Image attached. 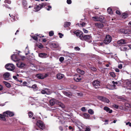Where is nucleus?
I'll return each mask as SVG.
<instances>
[{"label": "nucleus", "instance_id": "1", "mask_svg": "<svg viewBox=\"0 0 131 131\" xmlns=\"http://www.w3.org/2000/svg\"><path fill=\"white\" fill-rule=\"evenodd\" d=\"M81 40H85L89 43H90L92 41V37L90 35H85L84 36H83Z\"/></svg>", "mask_w": 131, "mask_h": 131}, {"label": "nucleus", "instance_id": "2", "mask_svg": "<svg viewBox=\"0 0 131 131\" xmlns=\"http://www.w3.org/2000/svg\"><path fill=\"white\" fill-rule=\"evenodd\" d=\"M36 124L40 129L43 130L45 129V125L43 122L40 120H38Z\"/></svg>", "mask_w": 131, "mask_h": 131}, {"label": "nucleus", "instance_id": "3", "mask_svg": "<svg viewBox=\"0 0 131 131\" xmlns=\"http://www.w3.org/2000/svg\"><path fill=\"white\" fill-rule=\"evenodd\" d=\"M6 68L8 70L13 71L15 68V67L13 64L9 63L5 65Z\"/></svg>", "mask_w": 131, "mask_h": 131}, {"label": "nucleus", "instance_id": "4", "mask_svg": "<svg viewBox=\"0 0 131 131\" xmlns=\"http://www.w3.org/2000/svg\"><path fill=\"white\" fill-rule=\"evenodd\" d=\"M112 39V37L110 36L109 35H106L104 41V42L105 44H107L111 42Z\"/></svg>", "mask_w": 131, "mask_h": 131}, {"label": "nucleus", "instance_id": "5", "mask_svg": "<svg viewBox=\"0 0 131 131\" xmlns=\"http://www.w3.org/2000/svg\"><path fill=\"white\" fill-rule=\"evenodd\" d=\"M92 85L95 89L98 88L100 86V83L99 81L95 80L93 82Z\"/></svg>", "mask_w": 131, "mask_h": 131}, {"label": "nucleus", "instance_id": "6", "mask_svg": "<svg viewBox=\"0 0 131 131\" xmlns=\"http://www.w3.org/2000/svg\"><path fill=\"white\" fill-rule=\"evenodd\" d=\"M73 32L76 35L77 37L81 39L83 36V33L82 32L79 30H77L74 31Z\"/></svg>", "mask_w": 131, "mask_h": 131}, {"label": "nucleus", "instance_id": "7", "mask_svg": "<svg viewBox=\"0 0 131 131\" xmlns=\"http://www.w3.org/2000/svg\"><path fill=\"white\" fill-rule=\"evenodd\" d=\"M74 79L76 82H79L81 80L82 78L80 74H75L74 76Z\"/></svg>", "mask_w": 131, "mask_h": 131}, {"label": "nucleus", "instance_id": "8", "mask_svg": "<svg viewBox=\"0 0 131 131\" xmlns=\"http://www.w3.org/2000/svg\"><path fill=\"white\" fill-rule=\"evenodd\" d=\"M98 98L99 100L108 103L109 102V100L105 97L99 96L98 97Z\"/></svg>", "mask_w": 131, "mask_h": 131}, {"label": "nucleus", "instance_id": "9", "mask_svg": "<svg viewBox=\"0 0 131 131\" xmlns=\"http://www.w3.org/2000/svg\"><path fill=\"white\" fill-rule=\"evenodd\" d=\"M128 43L126 40L124 39H121L118 40L117 42V43L119 44V45H121L122 44H127Z\"/></svg>", "mask_w": 131, "mask_h": 131}, {"label": "nucleus", "instance_id": "10", "mask_svg": "<svg viewBox=\"0 0 131 131\" xmlns=\"http://www.w3.org/2000/svg\"><path fill=\"white\" fill-rule=\"evenodd\" d=\"M41 93L42 94H51V92L50 90L48 89H45L44 90L41 91Z\"/></svg>", "mask_w": 131, "mask_h": 131}, {"label": "nucleus", "instance_id": "11", "mask_svg": "<svg viewBox=\"0 0 131 131\" xmlns=\"http://www.w3.org/2000/svg\"><path fill=\"white\" fill-rule=\"evenodd\" d=\"M5 113L6 117H12L14 115V113L9 111H7L5 112H4V114Z\"/></svg>", "mask_w": 131, "mask_h": 131}, {"label": "nucleus", "instance_id": "12", "mask_svg": "<svg viewBox=\"0 0 131 131\" xmlns=\"http://www.w3.org/2000/svg\"><path fill=\"white\" fill-rule=\"evenodd\" d=\"M47 76V74H45V76L43 75L39 74L36 75V77L38 79H43L46 77Z\"/></svg>", "mask_w": 131, "mask_h": 131}, {"label": "nucleus", "instance_id": "13", "mask_svg": "<svg viewBox=\"0 0 131 131\" xmlns=\"http://www.w3.org/2000/svg\"><path fill=\"white\" fill-rule=\"evenodd\" d=\"M16 65L18 67L21 68L24 67L25 66V64L23 63L19 62L17 63Z\"/></svg>", "mask_w": 131, "mask_h": 131}, {"label": "nucleus", "instance_id": "14", "mask_svg": "<svg viewBox=\"0 0 131 131\" xmlns=\"http://www.w3.org/2000/svg\"><path fill=\"white\" fill-rule=\"evenodd\" d=\"M6 117L5 113L4 114V112H3V114H0V120L5 121H6L5 118Z\"/></svg>", "mask_w": 131, "mask_h": 131}, {"label": "nucleus", "instance_id": "15", "mask_svg": "<svg viewBox=\"0 0 131 131\" xmlns=\"http://www.w3.org/2000/svg\"><path fill=\"white\" fill-rule=\"evenodd\" d=\"M3 77L6 80H8L10 76V74L9 73L6 72L3 74Z\"/></svg>", "mask_w": 131, "mask_h": 131}, {"label": "nucleus", "instance_id": "16", "mask_svg": "<svg viewBox=\"0 0 131 131\" xmlns=\"http://www.w3.org/2000/svg\"><path fill=\"white\" fill-rule=\"evenodd\" d=\"M43 6V4H39V5L37 6L35 8L36 11L37 12L39 11L42 7Z\"/></svg>", "mask_w": 131, "mask_h": 131}, {"label": "nucleus", "instance_id": "17", "mask_svg": "<svg viewBox=\"0 0 131 131\" xmlns=\"http://www.w3.org/2000/svg\"><path fill=\"white\" fill-rule=\"evenodd\" d=\"M39 57L43 58L47 57V54L46 53H39Z\"/></svg>", "mask_w": 131, "mask_h": 131}, {"label": "nucleus", "instance_id": "18", "mask_svg": "<svg viewBox=\"0 0 131 131\" xmlns=\"http://www.w3.org/2000/svg\"><path fill=\"white\" fill-rule=\"evenodd\" d=\"M95 25L99 28H101L103 27L104 26L103 25L102 23H95Z\"/></svg>", "mask_w": 131, "mask_h": 131}, {"label": "nucleus", "instance_id": "19", "mask_svg": "<svg viewBox=\"0 0 131 131\" xmlns=\"http://www.w3.org/2000/svg\"><path fill=\"white\" fill-rule=\"evenodd\" d=\"M104 109L107 112H108L110 113H111L112 112V110H110V108L106 106L104 107Z\"/></svg>", "mask_w": 131, "mask_h": 131}, {"label": "nucleus", "instance_id": "20", "mask_svg": "<svg viewBox=\"0 0 131 131\" xmlns=\"http://www.w3.org/2000/svg\"><path fill=\"white\" fill-rule=\"evenodd\" d=\"M123 32L125 34H129L131 33V31L129 29H124V30H123Z\"/></svg>", "mask_w": 131, "mask_h": 131}, {"label": "nucleus", "instance_id": "21", "mask_svg": "<svg viewBox=\"0 0 131 131\" xmlns=\"http://www.w3.org/2000/svg\"><path fill=\"white\" fill-rule=\"evenodd\" d=\"M56 100L55 99L51 100L50 101V104L51 106H53L55 104Z\"/></svg>", "mask_w": 131, "mask_h": 131}, {"label": "nucleus", "instance_id": "22", "mask_svg": "<svg viewBox=\"0 0 131 131\" xmlns=\"http://www.w3.org/2000/svg\"><path fill=\"white\" fill-rule=\"evenodd\" d=\"M64 75L61 74H58L57 75V78L59 79H62L64 77Z\"/></svg>", "mask_w": 131, "mask_h": 131}, {"label": "nucleus", "instance_id": "23", "mask_svg": "<svg viewBox=\"0 0 131 131\" xmlns=\"http://www.w3.org/2000/svg\"><path fill=\"white\" fill-rule=\"evenodd\" d=\"M77 71L78 72L82 74H84L85 72L83 70H81V69L79 68L77 69Z\"/></svg>", "mask_w": 131, "mask_h": 131}, {"label": "nucleus", "instance_id": "24", "mask_svg": "<svg viewBox=\"0 0 131 131\" xmlns=\"http://www.w3.org/2000/svg\"><path fill=\"white\" fill-rule=\"evenodd\" d=\"M71 24V23L70 22H66L64 23V26L65 27H67L69 26Z\"/></svg>", "mask_w": 131, "mask_h": 131}, {"label": "nucleus", "instance_id": "25", "mask_svg": "<svg viewBox=\"0 0 131 131\" xmlns=\"http://www.w3.org/2000/svg\"><path fill=\"white\" fill-rule=\"evenodd\" d=\"M3 82L7 87L8 88H9L10 87L11 85L9 83L5 81H3Z\"/></svg>", "mask_w": 131, "mask_h": 131}, {"label": "nucleus", "instance_id": "26", "mask_svg": "<svg viewBox=\"0 0 131 131\" xmlns=\"http://www.w3.org/2000/svg\"><path fill=\"white\" fill-rule=\"evenodd\" d=\"M63 92L64 94L66 96L69 97H71V95L69 92H67L66 91H64Z\"/></svg>", "mask_w": 131, "mask_h": 131}, {"label": "nucleus", "instance_id": "27", "mask_svg": "<svg viewBox=\"0 0 131 131\" xmlns=\"http://www.w3.org/2000/svg\"><path fill=\"white\" fill-rule=\"evenodd\" d=\"M122 18H125L128 17V15L126 13H124L122 14Z\"/></svg>", "mask_w": 131, "mask_h": 131}, {"label": "nucleus", "instance_id": "28", "mask_svg": "<svg viewBox=\"0 0 131 131\" xmlns=\"http://www.w3.org/2000/svg\"><path fill=\"white\" fill-rule=\"evenodd\" d=\"M107 11L108 13L110 14H111L113 13V12L112 9L110 7H109L107 8Z\"/></svg>", "mask_w": 131, "mask_h": 131}, {"label": "nucleus", "instance_id": "29", "mask_svg": "<svg viewBox=\"0 0 131 131\" xmlns=\"http://www.w3.org/2000/svg\"><path fill=\"white\" fill-rule=\"evenodd\" d=\"M84 117L86 119L90 117V115L86 113H85L84 114Z\"/></svg>", "mask_w": 131, "mask_h": 131}, {"label": "nucleus", "instance_id": "30", "mask_svg": "<svg viewBox=\"0 0 131 131\" xmlns=\"http://www.w3.org/2000/svg\"><path fill=\"white\" fill-rule=\"evenodd\" d=\"M121 49L122 51H126L127 49V47L126 46H123L121 48Z\"/></svg>", "mask_w": 131, "mask_h": 131}, {"label": "nucleus", "instance_id": "31", "mask_svg": "<svg viewBox=\"0 0 131 131\" xmlns=\"http://www.w3.org/2000/svg\"><path fill=\"white\" fill-rule=\"evenodd\" d=\"M22 4L25 8H26V6L27 5V3L26 1L23 0L22 1Z\"/></svg>", "mask_w": 131, "mask_h": 131}, {"label": "nucleus", "instance_id": "32", "mask_svg": "<svg viewBox=\"0 0 131 131\" xmlns=\"http://www.w3.org/2000/svg\"><path fill=\"white\" fill-rule=\"evenodd\" d=\"M113 86L110 85H108L106 86V88L110 90L113 89Z\"/></svg>", "mask_w": 131, "mask_h": 131}, {"label": "nucleus", "instance_id": "33", "mask_svg": "<svg viewBox=\"0 0 131 131\" xmlns=\"http://www.w3.org/2000/svg\"><path fill=\"white\" fill-rule=\"evenodd\" d=\"M88 112L91 115H93L94 113V111L91 109H90L88 110Z\"/></svg>", "mask_w": 131, "mask_h": 131}, {"label": "nucleus", "instance_id": "34", "mask_svg": "<svg viewBox=\"0 0 131 131\" xmlns=\"http://www.w3.org/2000/svg\"><path fill=\"white\" fill-rule=\"evenodd\" d=\"M104 18L102 16H100L98 17V21H102L104 19Z\"/></svg>", "mask_w": 131, "mask_h": 131}, {"label": "nucleus", "instance_id": "35", "mask_svg": "<svg viewBox=\"0 0 131 131\" xmlns=\"http://www.w3.org/2000/svg\"><path fill=\"white\" fill-rule=\"evenodd\" d=\"M9 15L10 16V17H12V18H13V21H15V20H16V19H15V17H16V18L17 19H18V17H17V16H13V15H12V16H11L10 15V14H9Z\"/></svg>", "mask_w": 131, "mask_h": 131}, {"label": "nucleus", "instance_id": "36", "mask_svg": "<svg viewBox=\"0 0 131 131\" xmlns=\"http://www.w3.org/2000/svg\"><path fill=\"white\" fill-rule=\"evenodd\" d=\"M85 24H86V23H84V22H83V23H82L81 24H79V23H78L76 25H78V26H80V25H81L82 26V27H83L85 25Z\"/></svg>", "mask_w": 131, "mask_h": 131}, {"label": "nucleus", "instance_id": "37", "mask_svg": "<svg viewBox=\"0 0 131 131\" xmlns=\"http://www.w3.org/2000/svg\"><path fill=\"white\" fill-rule=\"evenodd\" d=\"M33 115V113L31 112H30L28 113V116L30 118H31Z\"/></svg>", "mask_w": 131, "mask_h": 131}, {"label": "nucleus", "instance_id": "38", "mask_svg": "<svg viewBox=\"0 0 131 131\" xmlns=\"http://www.w3.org/2000/svg\"><path fill=\"white\" fill-rule=\"evenodd\" d=\"M110 75L112 77L114 78L115 77V73L113 72H111L110 73Z\"/></svg>", "mask_w": 131, "mask_h": 131}, {"label": "nucleus", "instance_id": "39", "mask_svg": "<svg viewBox=\"0 0 131 131\" xmlns=\"http://www.w3.org/2000/svg\"><path fill=\"white\" fill-rule=\"evenodd\" d=\"M58 104L62 108H63L64 107V106L63 104L60 102H59L58 103Z\"/></svg>", "mask_w": 131, "mask_h": 131}, {"label": "nucleus", "instance_id": "40", "mask_svg": "<svg viewBox=\"0 0 131 131\" xmlns=\"http://www.w3.org/2000/svg\"><path fill=\"white\" fill-rule=\"evenodd\" d=\"M92 18L95 21H98V17L97 16H95L93 17Z\"/></svg>", "mask_w": 131, "mask_h": 131}, {"label": "nucleus", "instance_id": "41", "mask_svg": "<svg viewBox=\"0 0 131 131\" xmlns=\"http://www.w3.org/2000/svg\"><path fill=\"white\" fill-rule=\"evenodd\" d=\"M90 68L92 70L94 71H96L97 70L96 68L94 67H91Z\"/></svg>", "mask_w": 131, "mask_h": 131}, {"label": "nucleus", "instance_id": "42", "mask_svg": "<svg viewBox=\"0 0 131 131\" xmlns=\"http://www.w3.org/2000/svg\"><path fill=\"white\" fill-rule=\"evenodd\" d=\"M49 35L50 36H52L54 34L53 32L52 31H51L49 32Z\"/></svg>", "mask_w": 131, "mask_h": 131}, {"label": "nucleus", "instance_id": "43", "mask_svg": "<svg viewBox=\"0 0 131 131\" xmlns=\"http://www.w3.org/2000/svg\"><path fill=\"white\" fill-rule=\"evenodd\" d=\"M5 2L8 4H10L11 2L10 0H6L5 1Z\"/></svg>", "mask_w": 131, "mask_h": 131}, {"label": "nucleus", "instance_id": "44", "mask_svg": "<svg viewBox=\"0 0 131 131\" xmlns=\"http://www.w3.org/2000/svg\"><path fill=\"white\" fill-rule=\"evenodd\" d=\"M64 60V58L63 57H61L60 58L59 60L61 62H62Z\"/></svg>", "mask_w": 131, "mask_h": 131}, {"label": "nucleus", "instance_id": "45", "mask_svg": "<svg viewBox=\"0 0 131 131\" xmlns=\"http://www.w3.org/2000/svg\"><path fill=\"white\" fill-rule=\"evenodd\" d=\"M32 38L34 40L37 41L38 40V38L37 36H34L32 37Z\"/></svg>", "mask_w": 131, "mask_h": 131}, {"label": "nucleus", "instance_id": "46", "mask_svg": "<svg viewBox=\"0 0 131 131\" xmlns=\"http://www.w3.org/2000/svg\"><path fill=\"white\" fill-rule=\"evenodd\" d=\"M81 110L82 111L85 112L86 111V109L84 107H82L81 108Z\"/></svg>", "mask_w": 131, "mask_h": 131}, {"label": "nucleus", "instance_id": "47", "mask_svg": "<svg viewBox=\"0 0 131 131\" xmlns=\"http://www.w3.org/2000/svg\"><path fill=\"white\" fill-rule=\"evenodd\" d=\"M122 67H123L122 65L121 64H119L118 66V68L120 69H122Z\"/></svg>", "mask_w": 131, "mask_h": 131}, {"label": "nucleus", "instance_id": "48", "mask_svg": "<svg viewBox=\"0 0 131 131\" xmlns=\"http://www.w3.org/2000/svg\"><path fill=\"white\" fill-rule=\"evenodd\" d=\"M58 35L59 36L60 38H62L63 36V34L60 32L58 33Z\"/></svg>", "mask_w": 131, "mask_h": 131}, {"label": "nucleus", "instance_id": "49", "mask_svg": "<svg viewBox=\"0 0 131 131\" xmlns=\"http://www.w3.org/2000/svg\"><path fill=\"white\" fill-rule=\"evenodd\" d=\"M83 30L84 33H87L88 32V31L85 29L83 28Z\"/></svg>", "mask_w": 131, "mask_h": 131}, {"label": "nucleus", "instance_id": "50", "mask_svg": "<svg viewBox=\"0 0 131 131\" xmlns=\"http://www.w3.org/2000/svg\"><path fill=\"white\" fill-rule=\"evenodd\" d=\"M116 14H117L119 15H120L121 14L120 11L119 10H116Z\"/></svg>", "mask_w": 131, "mask_h": 131}, {"label": "nucleus", "instance_id": "51", "mask_svg": "<svg viewBox=\"0 0 131 131\" xmlns=\"http://www.w3.org/2000/svg\"><path fill=\"white\" fill-rule=\"evenodd\" d=\"M37 87V85L36 84H35L33 85L32 87V88L33 89H36Z\"/></svg>", "mask_w": 131, "mask_h": 131}, {"label": "nucleus", "instance_id": "52", "mask_svg": "<svg viewBox=\"0 0 131 131\" xmlns=\"http://www.w3.org/2000/svg\"><path fill=\"white\" fill-rule=\"evenodd\" d=\"M67 3L68 4H70L71 3V0H67Z\"/></svg>", "mask_w": 131, "mask_h": 131}, {"label": "nucleus", "instance_id": "53", "mask_svg": "<svg viewBox=\"0 0 131 131\" xmlns=\"http://www.w3.org/2000/svg\"><path fill=\"white\" fill-rule=\"evenodd\" d=\"M34 98L32 97H30L29 98V100L30 101L32 100V101H33L32 100H35Z\"/></svg>", "mask_w": 131, "mask_h": 131}, {"label": "nucleus", "instance_id": "54", "mask_svg": "<svg viewBox=\"0 0 131 131\" xmlns=\"http://www.w3.org/2000/svg\"><path fill=\"white\" fill-rule=\"evenodd\" d=\"M74 49L76 50H79L80 49L78 47H77L74 48Z\"/></svg>", "mask_w": 131, "mask_h": 131}, {"label": "nucleus", "instance_id": "55", "mask_svg": "<svg viewBox=\"0 0 131 131\" xmlns=\"http://www.w3.org/2000/svg\"><path fill=\"white\" fill-rule=\"evenodd\" d=\"M51 8V7L50 6H49L48 7V8H47V9L48 10H49Z\"/></svg>", "mask_w": 131, "mask_h": 131}, {"label": "nucleus", "instance_id": "56", "mask_svg": "<svg viewBox=\"0 0 131 131\" xmlns=\"http://www.w3.org/2000/svg\"><path fill=\"white\" fill-rule=\"evenodd\" d=\"M112 83H113L114 84V86H115V84H118V83L117 82H114V81H112Z\"/></svg>", "mask_w": 131, "mask_h": 131}, {"label": "nucleus", "instance_id": "57", "mask_svg": "<svg viewBox=\"0 0 131 131\" xmlns=\"http://www.w3.org/2000/svg\"><path fill=\"white\" fill-rule=\"evenodd\" d=\"M126 125H128L130 126H131V123H130L129 122L126 123Z\"/></svg>", "mask_w": 131, "mask_h": 131}, {"label": "nucleus", "instance_id": "58", "mask_svg": "<svg viewBox=\"0 0 131 131\" xmlns=\"http://www.w3.org/2000/svg\"><path fill=\"white\" fill-rule=\"evenodd\" d=\"M90 129L88 127H86L85 131H90Z\"/></svg>", "mask_w": 131, "mask_h": 131}, {"label": "nucleus", "instance_id": "59", "mask_svg": "<svg viewBox=\"0 0 131 131\" xmlns=\"http://www.w3.org/2000/svg\"><path fill=\"white\" fill-rule=\"evenodd\" d=\"M26 51L28 53L29 52L28 49V46H27L26 48Z\"/></svg>", "mask_w": 131, "mask_h": 131}, {"label": "nucleus", "instance_id": "60", "mask_svg": "<svg viewBox=\"0 0 131 131\" xmlns=\"http://www.w3.org/2000/svg\"><path fill=\"white\" fill-rule=\"evenodd\" d=\"M113 106L115 108H117V109L119 107L118 106V105H113Z\"/></svg>", "mask_w": 131, "mask_h": 131}, {"label": "nucleus", "instance_id": "61", "mask_svg": "<svg viewBox=\"0 0 131 131\" xmlns=\"http://www.w3.org/2000/svg\"><path fill=\"white\" fill-rule=\"evenodd\" d=\"M115 70L116 72H119V70L117 68L115 69Z\"/></svg>", "mask_w": 131, "mask_h": 131}, {"label": "nucleus", "instance_id": "62", "mask_svg": "<svg viewBox=\"0 0 131 131\" xmlns=\"http://www.w3.org/2000/svg\"><path fill=\"white\" fill-rule=\"evenodd\" d=\"M3 89V87L0 84V91L2 90Z\"/></svg>", "mask_w": 131, "mask_h": 131}, {"label": "nucleus", "instance_id": "63", "mask_svg": "<svg viewBox=\"0 0 131 131\" xmlns=\"http://www.w3.org/2000/svg\"><path fill=\"white\" fill-rule=\"evenodd\" d=\"M38 47L40 48H43V46L41 44H40L39 45Z\"/></svg>", "mask_w": 131, "mask_h": 131}, {"label": "nucleus", "instance_id": "64", "mask_svg": "<svg viewBox=\"0 0 131 131\" xmlns=\"http://www.w3.org/2000/svg\"><path fill=\"white\" fill-rule=\"evenodd\" d=\"M59 129L61 131H62L63 130V128L61 126L59 127Z\"/></svg>", "mask_w": 131, "mask_h": 131}]
</instances>
